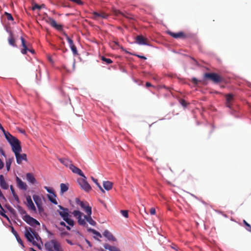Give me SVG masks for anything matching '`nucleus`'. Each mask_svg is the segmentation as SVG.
Wrapping results in <instances>:
<instances>
[{"label": "nucleus", "mask_w": 251, "mask_h": 251, "mask_svg": "<svg viewBox=\"0 0 251 251\" xmlns=\"http://www.w3.org/2000/svg\"><path fill=\"white\" fill-rule=\"evenodd\" d=\"M4 167V163L0 158V169H1Z\"/></svg>", "instance_id": "nucleus-52"}, {"label": "nucleus", "mask_w": 251, "mask_h": 251, "mask_svg": "<svg viewBox=\"0 0 251 251\" xmlns=\"http://www.w3.org/2000/svg\"><path fill=\"white\" fill-rule=\"evenodd\" d=\"M33 199L37 207L39 208L42 204V201L40 197L38 195H33Z\"/></svg>", "instance_id": "nucleus-26"}, {"label": "nucleus", "mask_w": 251, "mask_h": 251, "mask_svg": "<svg viewBox=\"0 0 251 251\" xmlns=\"http://www.w3.org/2000/svg\"><path fill=\"white\" fill-rule=\"evenodd\" d=\"M58 207L61 211L58 210L57 211L63 219L69 216V209L68 208H64L61 205H58Z\"/></svg>", "instance_id": "nucleus-11"}, {"label": "nucleus", "mask_w": 251, "mask_h": 251, "mask_svg": "<svg viewBox=\"0 0 251 251\" xmlns=\"http://www.w3.org/2000/svg\"><path fill=\"white\" fill-rule=\"evenodd\" d=\"M69 225L71 226H73L74 225V222L73 220L69 218V217H67L63 219Z\"/></svg>", "instance_id": "nucleus-36"}, {"label": "nucleus", "mask_w": 251, "mask_h": 251, "mask_svg": "<svg viewBox=\"0 0 251 251\" xmlns=\"http://www.w3.org/2000/svg\"><path fill=\"white\" fill-rule=\"evenodd\" d=\"M150 213L151 215H154L155 214V209L154 208H151L150 209Z\"/></svg>", "instance_id": "nucleus-49"}, {"label": "nucleus", "mask_w": 251, "mask_h": 251, "mask_svg": "<svg viewBox=\"0 0 251 251\" xmlns=\"http://www.w3.org/2000/svg\"><path fill=\"white\" fill-rule=\"evenodd\" d=\"M21 40L22 42V46L23 47V49L21 50V52L24 54H25L27 53V51L28 47L30 46V44L29 43L27 44L25 40L23 37H21Z\"/></svg>", "instance_id": "nucleus-14"}, {"label": "nucleus", "mask_w": 251, "mask_h": 251, "mask_svg": "<svg viewBox=\"0 0 251 251\" xmlns=\"http://www.w3.org/2000/svg\"><path fill=\"white\" fill-rule=\"evenodd\" d=\"M171 248L176 251L178 250V248L176 245H173L171 246Z\"/></svg>", "instance_id": "nucleus-53"}, {"label": "nucleus", "mask_w": 251, "mask_h": 251, "mask_svg": "<svg viewBox=\"0 0 251 251\" xmlns=\"http://www.w3.org/2000/svg\"><path fill=\"white\" fill-rule=\"evenodd\" d=\"M5 138L10 144L12 151L15 154L22 151L21 143L17 138L12 136L9 132H7L5 135Z\"/></svg>", "instance_id": "nucleus-2"}, {"label": "nucleus", "mask_w": 251, "mask_h": 251, "mask_svg": "<svg viewBox=\"0 0 251 251\" xmlns=\"http://www.w3.org/2000/svg\"><path fill=\"white\" fill-rule=\"evenodd\" d=\"M69 168L74 173L78 174L79 176H82L83 177L85 178V176H84V174L82 173L81 170L80 169L78 168L77 167L73 165V164L71 165Z\"/></svg>", "instance_id": "nucleus-17"}, {"label": "nucleus", "mask_w": 251, "mask_h": 251, "mask_svg": "<svg viewBox=\"0 0 251 251\" xmlns=\"http://www.w3.org/2000/svg\"><path fill=\"white\" fill-rule=\"evenodd\" d=\"M26 177L27 181L30 182L32 184H34L36 183V180L33 175L31 173H27L26 174Z\"/></svg>", "instance_id": "nucleus-24"}, {"label": "nucleus", "mask_w": 251, "mask_h": 251, "mask_svg": "<svg viewBox=\"0 0 251 251\" xmlns=\"http://www.w3.org/2000/svg\"><path fill=\"white\" fill-rule=\"evenodd\" d=\"M56 197V196L55 195L54 193H51L50 195H48V197L49 200L51 202H52L53 203H54L55 204H57V202L56 200L55 199Z\"/></svg>", "instance_id": "nucleus-30"}, {"label": "nucleus", "mask_w": 251, "mask_h": 251, "mask_svg": "<svg viewBox=\"0 0 251 251\" xmlns=\"http://www.w3.org/2000/svg\"><path fill=\"white\" fill-rule=\"evenodd\" d=\"M179 102L184 107H186L188 104V103L185 101V100L183 99H181L179 100Z\"/></svg>", "instance_id": "nucleus-42"}, {"label": "nucleus", "mask_w": 251, "mask_h": 251, "mask_svg": "<svg viewBox=\"0 0 251 251\" xmlns=\"http://www.w3.org/2000/svg\"><path fill=\"white\" fill-rule=\"evenodd\" d=\"M146 86L147 87H149L152 86V85H151V84L150 82H147L146 83Z\"/></svg>", "instance_id": "nucleus-55"}, {"label": "nucleus", "mask_w": 251, "mask_h": 251, "mask_svg": "<svg viewBox=\"0 0 251 251\" xmlns=\"http://www.w3.org/2000/svg\"><path fill=\"white\" fill-rule=\"evenodd\" d=\"M13 196V197L14 198L15 200L19 202V197H18V195L16 194H15Z\"/></svg>", "instance_id": "nucleus-50"}, {"label": "nucleus", "mask_w": 251, "mask_h": 251, "mask_svg": "<svg viewBox=\"0 0 251 251\" xmlns=\"http://www.w3.org/2000/svg\"><path fill=\"white\" fill-rule=\"evenodd\" d=\"M4 212H5V211L4 212V211H3L1 209V210L0 211V214L2 216H3V217H5V218H6L7 219H8V216H7L6 215H5V214H4Z\"/></svg>", "instance_id": "nucleus-45"}, {"label": "nucleus", "mask_w": 251, "mask_h": 251, "mask_svg": "<svg viewBox=\"0 0 251 251\" xmlns=\"http://www.w3.org/2000/svg\"><path fill=\"white\" fill-rule=\"evenodd\" d=\"M226 106L229 108H231L232 104V101H233V95L231 94H227L226 96Z\"/></svg>", "instance_id": "nucleus-15"}, {"label": "nucleus", "mask_w": 251, "mask_h": 251, "mask_svg": "<svg viewBox=\"0 0 251 251\" xmlns=\"http://www.w3.org/2000/svg\"><path fill=\"white\" fill-rule=\"evenodd\" d=\"M72 214L77 218L78 224L81 226H87L88 225L87 224L86 221L93 226H95L96 225V222L92 219L91 216V214H87V215H85L78 210H74L72 212Z\"/></svg>", "instance_id": "nucleus-1"}, {"label": "nucleus", "mask_w": 251, "mask_h": 251, "mask_svg": "<svg viewBox=\"0 0 251 251\" xmlns=\"http://www.w3.org/2000/svg\"><path fill=\"white\" fill-rule=\"evenodd\" d=\"M58 160L64 165L67 167L70 168L72 164V162L71 160L66 158H59Z\"/></svg>", "instance_id": "nucleus-21"}, {"label": "nucleus", "mask_w": 251, "mask_h": 251, "mask_svg": "<svg viewBox=\"0 0 251 251\" xmlns=\"http://www.w3.org/2000/svg\"><path fill=\"white\" fill-rule=\"evenodd\" d=\"M60 225L61 226H66V224H65V223L64 222H61L60 223Z\"/></svg>", "instance_id": "nucleus-61"}, {"label": "nucleus", "mask_w": 251, "mask_h": 251, "mask_svg": "<svg viewBox=\"0 0 251 251\" xmlns=\"http://www.w3.org/2000/svg\"><path fill=\"white\" fill-rule=\"evenodd\" d=\"M99 188L100 189V191L103 193H105V191L104 190V189L101 187V186H100H100H98Z\"/></svg>", "instance_id": "nucleus-54"}, {"label": "nucleus", "mask_w": 251, "mask_h": 251, "mask_svg": "<svg viewBox=\"0 0 251 251\" xmlns=\"http://www.w3.org/2000/svg\"><path fill=\"white\" fill-rule=\"evenodd\" d=\"M41 8V6H39V5L38 4H35L33 7H32V9L33 10H35L36 9H40Z\"/></svg>", "instance_id": "nucleus-47"}, {"label": "nucleus", "mask_w": 251, "mask_h": 251, "mask_svg": "<svg viewBox=\"0 0 251 251\" xmlns=\"http://www.w3.org/2000/svg\"><path fill=\"white\" fill-rule=\"evenodd\" d=\"M0 152H1V155L4 156V157L6 156V155H5L4 152V151L2 150H0Z\"/></svg>", "instance_id": "nucleus-59"}, {"label": "nucleus", "mask_w": 251, "mask_h": 251, "mask_svg": "<svg viewBox=\"0 0 251 251\" xmlns=\"http://www.w3.org/2000/svg\"><path fill=\"white\" fill-rule=\"evenodd\" d=\"M23 220L28 225L32 226H35L36 225L40 226L39 222L36 220L35 219L31 217L29 215H25Z\"/></svg>", "instance_id": "nucleus-8"}, {"label": "nucleus", "mask_w": 251, "mask_h": 251, "mask_svg": "<svg viewBox=\"0 0 251 251\" xmlns=\"http://www.w3.org/2000/svg\"><path fill=\"white\" fill-rule=\"evenodd\" d=\"M136 42L139 45H149L148 39L144 38L142 35H138L136 37Z\"/></svg>", "instance_id": "nucleus-13"}, {"label": "nucleus", "mask_w": 251, "mask_h": 251, "mask_svg": "<svg viewBox=\"0 0 251 251\" xmlns=\"http://www.w3.org/2000/svg\"><path fill=\"white\" fill-rule=\"evenodd\" d=\"M192 82L194 84H197L198 83V82L199 81L198 80V79L195 78V77H194L192 79Z\"/></svg>", "instance_id": "nucleus-46"}, {"label": "nucleus", "mask_w": 251, "mask_h": 251, "mask_svg": "<svg viewBox=\"0 0 251 251\" xmlns=\"http://www.w3.org/2000/svg\"><path fill=\"white\" fill-rule=\"evenodd\" d=\"M0 129H1L2 131V132H3L5 136L6 134V133L8 132L5 131V130H4V129L3 128V127H2V126H1V125L0 124Z\"/></svg>", "instance_id": "nucleus-48"}, {"label": "nucleus", "mask_w": 251, "mask_h": 251, "mask_svg": "<svg viewBox=\"0 0 251 251\" xmlns=\"http://www.w3.org/2000/svg\"><path fill=\"white\" fill-rule=\"evenodd\" d=\"M65 227H66V228H67L68 230H71V228H70V226H66V225Z\"/></svg>", "instance_id": "nucleus-63"}, {"label": "nucleus", "mask_w": 251, "mask_h": 251, "mask_svg": "<svg viewBox=\"0 0 251 251\" xmlns=\"http://www.w3.org/2000/svg\"><path fill=\"white\" fill-rule=\"evenodd\" d=\"M204 77L212 80L213 82L218 83L223 80V78L220 75L216 73H206L204 74Z\"/></svg>", "instance_id": "nucleus-4"}, {"label": "nucleus", "mask_w": 251, "mask_h": 251, "mask_svg": "<svg viewBox=\"0 0 251 251\" xmlns=\"http://www.w3.org/2000/svg\"><path fill=\"white\" fill-rule=\"evenodd\" d=\"M91 179L98 186V187L100 185V183L98 182V180L97 179L95 178L93 176L91 177Z\"/></svg>", "instance_id": "nucleus-44"}, {"label": "nucleus", "mask_w": 251, "mask_h": 251, "mask_svg": "<svg viewBox=\"0 0 251 251\" xmlns=\"http://www.w3.org/2000/svg\"><path fill=\"white\" fill-rule=\"evenodd\" d=\"M136 56L140 58H142V59H147V58L144 56H142V55H136Z\"/></svg>", "instance_id": "nucleus-56"}, {"label": "nucleus", "mask_w": 251, "mask_h": 251, "mask_svg": "<svg viewBox=\"0 0 251 251\" xmlns=\"http://www.w3.org/2000/svg\"><path fill=\"white\" fill-rule=\"evenodd\" d=\"M66 234H67V233L66 232H62V233H61V236H62V235H66Z\"/></svg>", "instance_id": "nucleus-64"}, {"label": "nucleus", "mask_w": 251, "mask_h": 251, "mask_svg": "<svg viewBox=\"0 0 251 251\" xmlns=\"http://www.w3.org/2000/svg\"><path fill=\"white\" fill-rule=\"evenodd\" d=\"M121 213L125 218H128V211L127 210H121Z\"/></svg>", "instance_id": "nucleus-41"}, {"label": "nucleus", "mask_w": 251, "mask_h": 251, "mask_svg": "<svg viewBox=\"0 0 251 251\" xmlns=\"http://www.w3.org/2000/svg\"><path fill=\"white\" fill-rule=\"evenodd\" d=\"M26 200L27 207L32 211H36V207L31 200V197L30 196H27L26 197Z\"/></svg>", "instance_id": "nucleus-18"}, {"label": "nucleus", "mask_w": 251, "mask_h": 251, "mask_svg": "<svg viewBox=\"0 0 251 251\" xmlns=\"http://www.w3.org/2000/svg\"><path fill=\"white\" fill-rule=\"evenodd\" d=\"M11 231L16 238L18 242L23 247V248H24V245L22 239L20 238L18 233L15 230L13 227H12Z\"/></svg>", "instance_id": "nucleus-25"}, {"label": "nucleus", "mask_w": 251, "mask_h": 251, "mask_svg": "<svg viewBox=\"0 0 251 251\" xmlns=\"http://www.w3.org/2000/svg\"><path fill=\"white\" fill-rule=\"evenodd\" d=\"M18 152L15 154L16 158L17 163L19 164L22 163L23 160L27 161L26 155L25 153H20Z\"/></svg>", "instance_id": "nucleus-12"}, {"label": "nucleus", "mask_w": 251, "mask_h": 251, "mask_svg": "<svg viewBox=\"0 0 251 251\" xmlns=\"http://www.w3.org/2000/svg\"><path fill=\"white\" fill-rule=\"evenodd\" d=\"M167 33L169 35L176 39H185L187 37V36L182 31L175 33L171 31H167Z\"/></svg>", "instance_id": "nucleus-10"}, {"label": "nucleus", "mask_w": 251, "mask_h": 251, "mask_svg": "<svg viewBox=\"0 0 251 251\" xmlns=\"http://www.w3.org/2000/svg\"><path fill=\"white\" fill-rule=\"evenodd\" d=\"M63 34L66 37V38L68 42L70 48L75 45L74 44L73 41L68 36V35L65 32L63 33Z\"/></svg>", "instance_id": "nucleus-31"}, {"label": "nucleus", "mask_w": 251, "mask_h": 251, "mask_svg": "<svg viewBox=\"0 0 251 251\" xmlns=\"http://www.w3.org/2000/svg\"><path fill=\"white\" fill-rule=\"evenodd\" d=\"M28 50L29 51L31 52L32 53H34V50L33 49H29L28 48V50Z\"/></svg>", "instance_id": "nucleus-62"}, {"label": "nucleus", "mask_w": 251, "mask_h": 251, "mask_svg": "<svg viewBox=\"0 0 251 251\" xmlns=\"http://www.w3.org/2000/svg\"><path fill=\"white\" fill-rule=\"evenodd\" d=\"M30 231L31 232V233L33 235L34 239L35 238L37 241H38L39 240H41L40 237L38 235V234L35 232V231H34L31 228L29 227Z\"/></svg>", "instance_id": "nucleus-35"}, {"label": "nucleus", "mask_w": 251, "mask_h": 251, "mask_svg": "<svg viewBox=\"0 0 251 251\" xmlns=\"http://www.w3.org/2000/svg\"><path fill=\"white\" fill-rule=\"evenodd\" d=\"M86 177L79 178L77 180L78 183L82 189L85 192H88L91 189V187L86 180Z\"/></svg>", "instance_id": "nucleus-5"}, {"label": "nucleus", "mask_w": 251, "mask_h": 251, "mask_svg": "<svg viewBox=\"0 0 251 251\" xmlns=\"http://www.w3.org/2000/svg\"><path fill=\"white\" fill-rule=\"evenodd\" d=\"M61 192L64 193L68 190V187L64 183H61L60 184Z\"/></svg>", "instance_id": "nucleus-34"}, {"label": "nucleus", "mask_w": 251, "mask_h": 251, "mask_svg": "<svg viewBox=\"0 0 251 251\" xmlns=\"http://www.w3.org/2000/svg\"><path fill=\"white\" fill-rule=\"evenodd\" d=\"M4 14L6 16V18L8 20L13 21V18L11 14L5 12Z\"/></svg>", "instance_id": "nucleus-40"}, {"label": "nucleus", "mask_w": 251, "mask_h": 251, "mask_svg": "<svg viewBox=\"0 0 251 251\" xmlns=\"http://www.w3.org/2000/svg\"><path fill=\"white\" fill-rule=\"evenodd\" d=\"M103 247L106 250H108L109 251H121L116 247L110 246L108 244H104Z\"/></svg>", "instance_id": "nucleus-28"}, {"label": "nucleus", "mask_w": 251, "mask_h": 251, "mask_svg": "<svg viewBox=\"0 0 251 251\" xmlns=\"http://www.w3.org/2000/svg\"><path fill=\"white\" fill-rule=\"evenodd\" d=\"M16 182L17 183L18 187L24 190H26L27 189V185L24 182H23L19 177H16Z\"/></svg>", "instance_id": "nucleus-16"}, {"label": "nucleus", "mask_w": 251, "mask_h": 251, "mask_svg": "<svg viewBox=\"0 0 251 251\" xmlns=\"http://www.w3.org/2000/svg\"><path fill=\"white\" fill-rule=\"evenodd\" d=\"M114 12L115 13V14L116 15H118V14H121L122 16H123L124 17H126V18L132 19V16L128 13H124L120 11L119 10H114Z\"/></svg>", "instance_id": "nucleus-29"}, {"label": "nucleus", "mask_w": 251, "mask_h": 251, "mask_svg": "<svg viewBox=\"0 0 251 251\" xmlns=\"http://www.w3.org/2000/svg\"><path fill=\"white\" fill-rule=\"evenodd\" d=\"M85 241H86L87 244L88 245V246L89 247H91L92 246L91 244V243H90V242L89 241H88L87 239H86Z\"/></svg>", "instance_id": "nucleus-58"}, {"label": "nucleus", "mask_w": 251, "mask_h": 251, "mask_svg": "<svg viewBox=\"0 0 251 251\" xmlns=\"http://www.w3.org/2000/svg\"><path fill=\"white\" fill-rule=\"evenodd\" d=\"M47 23L50 24L52 27L58 30V31L63 30V26L61 25L57 24L56 21L51 17H48L46 20Z\"/></svg>", "instance_id": "nucleus-9"}, {"label": "nucleus", "mask_w": 251, "mask_h": 251, "mask_svg": "<svg viewBox=\"0 0 251 251\" xmlns=\"http://www.w3.org/2000/svg\"><path fill=\"white\" fill-rule=\"evenodd\" d=\"M25 235L27 240L32 243L33 246H37L39 249H41L40 245L38 244L35 240H34L33 235L30 231L29 228L28 229L26 228Z\"/></svg>", "instance_id": "nucleus-6"}, {"label": "nucleus", "mask_w": 251, "mask_h": 251, "mask_svg": "<svg viewBox=\"0 0 251 251\" xmlns=\"http://www.w3.org/2000/svg\"><path fill=\"white\" fill-rule=\"evenodd\" d=\"M92 18L94 20H97L100 17L103 19H106L108 17V15L104 12L98 13L94 12Z\"/></svg>", "instance_id": "nucleus-19"}, {"label": "nucleus", "mask_w": 251, "mask_h": 251, "mask_svg": "<svg viewBox=\"0 0 251 251\" xmlns=\"http://www.w3.org/2000/svg\"><path fill=\"white\" fill-rule=\"evenodd\" d=\"M113 184L109 181H105L103 182V186L107 191H109L112 188Z\"/></svg>", "instance_id": "nucleus-27"}, {"label": "nucleus", "mask_w": 251, "mask_h": 251, "mask_svg": "<svg viewBox=\"0 0 251 251\" xmlns=\"http://www.w3.org/2000/svg\"><path fill=\"white\" fill-rule=\"evenodd\" d=\"M8 42L10 45L12 47H16V40L14 37L13 33L11 31L9 32V36L8 38Z\"/></svg>", "instance_id": "nucleus-20"}, {"label": "nucleus", "mask_w": 251, "mask_h": 251, "mask_svg": "<svg viewBox=\"0 0 251 251\" xmlns=\"http://www.w3.org/2000/svg\"><path fill=\"white\" fill-rule=\"evenodd\" d=\"M103 235L109 240L113 241H115L116 240V239L114 237L112 234L111 232H110L108 230H105L103 232Z\"/></svg>", "instance_id": "nucleus-22"}, {"label": "nucleus", "mask_w": 251, "mask_h": 251, "mask_svg": "<svg viewBox=\"0 0 251 251\" xmlns=\"http://www.w3.org/2000/svg\"><path fill=\"white\" fill-rule=\"evenodd\" d=\"M0 197L2 198V199H5V198H4L3 195L2 194V192H1L0 190Z\"/></svg>", "instance_id": "nucleus-60"}, {"label": "nucleus", "mask_w": 251, "mask_h": 251, "mask_svg": "<svg viewBox=\"0 0 251 251\" xmlns=\"http://www.w3.org/2000/svg\"><path fill=\"white\" fill-rule=\"evenodd\" d=\"M66 242L70 245H73V243L72 242V241L70 240L66 239Z\"/></svg>", "instance_id": "nucleus-57"}, {"label": "nucleus", "mask_w": 251, "mask_h": 251, "mask_svg": "<svg viewBox=\"0 0 251 251\" xmlns=\"http://www.w3.org/2000/svg\"><path fill=\"white\" fill-rule=\"evenodd\" d=\"M13 160V158H9L8 159H7L6 161V167L7 170L8 171H9L10 169V166L11 165V163H12Z\"/></svg>", "instance_id": "nucleus-33"}, {"label": "nucleus", "mask_w": 251, "mask_h": 251, "mask_svg": "<svg viewBox=\"0 0 251 251\" xmlns=\"http://www.w3.org/2000/svg\"><path fill=\"white\" fill-rule=\"evenodd\" d=\"M44 188L48 192H49V193L51 194V193H54L53 192V191L52 189L47 187V186H45L44 187Z\"/></svg>", "instance_id": "nucleus-43"}, {"label": "nucleus", "mask_w": 251, "mask_h": 251, "mask_svg": "<svg viewBox=\"0 0 251 251\" xmlns=\"http://www.w3.org/2000/svg\"><path fill=\"white\" fill-rule=\"evenodd\" d=\"M0 185L3 189L7 190L8 188V185L6 182L4 176L2 175L0 176Z\"/></svg>", "instance_id": "nucleus-23"}, {"label": "nucleus", "mask_w": 251, "mask_h": 251, "mask_svg": "<svg viewBox=\"0 0 251 251\" xmlns=\"http://www.w3.org/2000/svg\"><path fill=\"white\" fill-rule=\"evenodd\" d=\"M10 187V190H11V193H12V195H13L15 194H16L13 186L11 185Z\"/></svg>", "instance_id": "nucleus-51"}, {"label": "nucleus", "mask_w": 251, "mask_h": 251, "mask_svg": "<svg viewBox=\"0 0 251 251\" xmlns=\"http://www.w3.org/2000/svg\"><path fill=\"white\" fill-rule=\"evenodd\" d=\"M87 230L90 232L93 233L94 234L96 235V236H98L100 238H101L102 237L100 233L97 231V230H96L95 229H92L91 228H88Z\"/></svg>", "instance_id": "nucleus-32"}, {"label": "nucleus", "mask_w": 251, "mask_h": 251, "mask_svg": "<svg viewBox=\"0 0 251 251\" xmlns=\"http://www.w3.org/2000/svg\"><path fill=\"white\" fill-rule=\"evenodd\" d=\"M101 60L102 61L105 62L107 64H109L113 62L112 60L111 59L106 58L104 56L101 57Z\"/></svg>", "instance_id": "nucleus-37"}, {"label": "nucleus", "mask_w": 251, "mask_h": 251, "mask_svg": "<svg viewBox=\"0 0 251 251\" xmlns=\"http://www.w3.org/2000/svg\"><path fill=\"white\" fill-rule=\"evenodd\" d=\"M47 251H63L60 243L56 240H51L45 245Z\"/></svg>", "instance_id": "nucleus-3"}, {"label": "nucleus", "mask_w": 251, "mask_h": 251, "mask_svg": "<svg viewBox=\"0 0 251 251\" xmlns=\"http://www.w3.org/2000/svg\"><path fill=\"white\" fill-rule=\"evenodd\" d=\"M243 223L245 226H246V229L250 232H251V226L248 224L247 221L245 220H243Z\"/></svg>", "instance_id": "nucleus-39"}, {"label": "nucleus", "mask_w": 251, "mask_h": 251, "mask_svg": "<svg viewBox=\"0 0 251 251\" xmlns=\"http://www.w3.org/2000/svg\"><path fill=\"white\" fill-rule=\"evenodd\" d=\"M70 48H71V49L73 52V53L74 55L76 56L78 54L77 49L75 45L74 46H73L72 47H71Z\"/></svg>", "instance_id": "nucleus-38"}, {"label": "nucleus", "mask_w": 251, "mask_h": 251, "mask_svg": "<svg viewBox=\"0 0 251 251\" xmlns=\"http://www.w3.org/2000/svg\"><path fill=\"white\" fill-rule=\"evenodd\" d=\"M75 202L81 206L86 214H92L91 207L89 206L87 202L80 201L78 199H76Z\"/></svg>", "instance_id": "nucleus-7"}]
</instances>
